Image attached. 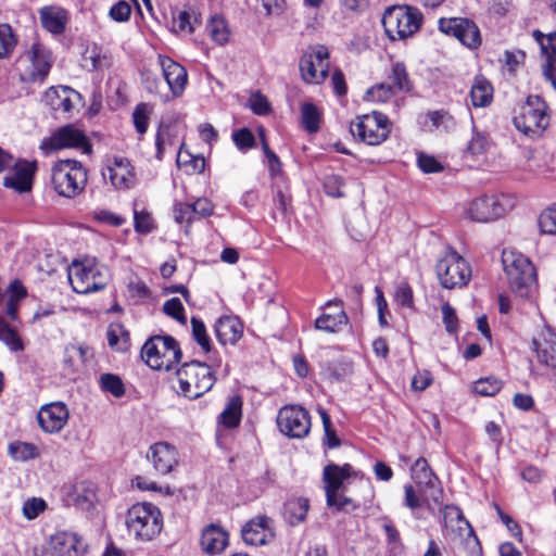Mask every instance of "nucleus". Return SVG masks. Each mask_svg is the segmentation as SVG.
<instances>
[{"label":"nucleus","mask_w":556,"mask_h":556,"mask_svg":"<svg viewBox=\"0 0 556 556\" xmlns=\"http://www.w3.org/2000/svg\"><path fill=\"white\" fill-rule=\"evenodd\" d=\"M249 108L256 115H266L270 112V104L267 98L260 92L251 94L249 98Z\"/></svg>","instance_id":"61"},{"label":"nucleus","mask_w":556,"mask_h":556,"mask_svg":"<svg viewBox=\"0 0 556 556\" xmlns=\"http://www.w3.org/2000/svg\"><path fill=\"white\" fill-rule=\"evenodd\" d=\"M418 167L427 174L439 173L443 169L441 163L431 155L420 153L417 159Z\"/></svg>","instance_id":"64"},{"label":"nucleus","mask_w":556,"mask_h":556,"mask_svg":"<svg viewBox=\"0 0 556 556\" xmlns=\"http://www.w3.org/2000/svg\"><path fill=\"white\" fill-rule=\"evenodd\" d=\"M91 356V351L88 346L83 344H68L64 352V363L74 371L79 370L88 357Z\"/></svg>","instance_id":"36"},{"label":"nucleus","mask_w":556,"mask_h":556,"mask_svg":"<svg viewBox=\"0 0 556 556\" xmlns=\"http://www.w3.org/2000/svg\"><path fill=\"white\" fill-rule=\"evenodd\" d=\"M53 64L51 51L39 42H35L21 54L16 61V70L23 83H43Z\"/></svg>","instance_id":"8"},{"label":"nucleus","mask_w":556,"mask_h":556,"mask_svg":"<svg viewBox=\"0 0 556 556\" xmlns=\"http://www.w3.org/2000/svg\"><path fill=\"white\" fill-rule=\"evenodd\" d=\"M320 118V111L315 104L308 102L302 104V125L308 132H316L319 129Z\"/></svg>","instance_id":"43"},{"label":"nucleus","mask_w":556,"mask_h":556,"mask_svg":"<svg viewBox=\"0 0 556 556\" xmlns=\"http://www.w3.org/2000/svg\"><path fill=\"white\" fill-rule=\"evenodd\" d=\"M538 361L556 368V330L545 326L532 340Z\"/></svg>","instance_id":"26"},{"label":"nucleus","mask_w":556,"mask_h":556,"mask_svg":"<svg viewBox=\"0 0 556 556\" xmlns=\"http://www.w3.org/2000/svg\"><path fill=\"white\" fill-rule=\"evenodd\" d=\"M101 388L110 392L115 397H121L125 394V388L122 379L113 374H103L100 377Z\"/></svg>","instance_id":"52"},{"label":"nucleus","mask_w":556,"mask_h":556,"mask_svg":"<svg viewBox=\"0 0 556 556\" xmlns=\"http://www.w3.org/2000/svg\"><path fill=\"white\" fill-rule=\"evenodd\" d=\"M125 525L129 535L136 541L150 542L163 529V516L152 503H136L126 513Z\"/></svg>","instance_id":"3"},{"label":"nucleus","mask_w":556,"mask_h":556,"mask_svg":"<svg viewBox=\"0 0 556 556\" xmlns=\"http://www.w3.org/2000/svg\"><path fill=\"white\" fill-rule=\"evenodd\" d=\"M228 532L218 525H208L201 534V548L210 555L220 554L228 546Z\"/></svg>","instance_id":"27"},{"label":"nucleus","mask_w":556,"mask_h":556,"mask_svg":"<svg viewBox=\"0 0 556 556\" xmlns=\"http://www.w3.org/2000/svg\"><path fill=\"white\" fill-rule=\"evenodd\" d=\"M533 38L539 43L545 60L556 58V33L545 35L540 30H534Z\"/></svg>","instance_id":"48"},{"label":"nucleus","mask_w":556,"mask_h":556,"mask_svg":"<svg viewBox=\"0 0 556 556\" xmlns=\"http://www.w3.org/2000/svg\"><path fill=\"white\" fill-rule=\"evenodd\" d=\"M193 210L191 204L178 202L173 207V217L177 224H187V227L193 220Z\"/></svg>","instance_id":"57"},{"label":"nucleus","mask_w":556,"mask_h":556,"mask_svg":"<svg viewBox=\"0 0 556 556\" xmlns=\"http://www.w3.org/2000/svg\"><path fill=\"white\" fill-rule=\"evenodd\" d=\"M437 276L445 289L462 288L471 278L468 262L455 251H448L437 264Z\"/></svg>","instance_id":"13"},{"label":"nucleus","mask_w":556,"mask_h":556,"mask_svg":"<svg viewBox=\"0 0 556 556\" xmlns=\"http://www.w3.org/2000/svg\"><path fill=\"white\" fill-rule=\"evenodd\" d=\"M152 112L153 106L150 103L141 102L135 106L132 112V122L136 131L139 135L142 136L147 132Z\"/></svg>","instance_id":"42"},{"label":"nucleus","mask_w":556,"mask_h":556,"mask_svg":"<svg viewBox=\"0 0 556 556\" xmlns=\"http://www.w3.org/2000/svg\"><path fill=\"white\" fill-rule=\"evenodd\" d=\"M439 29L455 37L469 49H476L481 45V35L478 26L471 20L464 17H442L439 20Z\"/></svg>","instance_id":"17"},{"label":"nucleus","mask_w":556,"mask_h":556,"mask_svg":"<svg viewBox=\"0 0 556 556\" xmlns=\"http://www.w3.org/2000/svg\"><path fill=\"white\" fill-rule=\"evenodd\" d=\"M8 451L10 456L18 462H26L39 455V451L36 445L21 441L12 442L9 445Z\"/></svg>","instance_id":"46"},{"label":"nucleus","mask_w":556,"mask_h":556,"mask_svg":"<svg viewBox=\"0 0 556 556\" xmlns=\"http://www.w3.org/2000/svg\"><path fill=\"white\" fill-rule=\"evenodd\" d=\"M502 389V382L496 378H483L475 382L473 391L483 396H493Z\"/></svg>","instance_id":"53"},{"label":"nucleus","mask_w":556,"mask_h":556,"mask_svg":"<svg viewBox=\"0 0 556 556\" xmlns=\"http://www.w3.org/2000/svg\"><path fill=\"white\" fill-rule=\"evenodd\" d=\"M412 478L424 493L426 500L434 504L442 503L443 491L439 485L437 476L425 458H418L412 466Z\"/></svg>","instance_id":"20"},{"label":"nucleus","mask_w":556,"mask_h":556,"mask_svg":"<svg viewBox=\"0 0 556 556\" xmlns=\"http://www.w3.org/2000/svg\"><path fill=\"white\" fill-rule=\"evenodd\" d=\"M127 291L135 302L142 301L150 296V289L148 286L136 276L129 278L127 282Z\"/></svg>","instance_id":"54"},{"label":"nucleus","mask_w":556,"mask_h":556,"mask_svg":"<svg viewBox=\"0 0 556 556\" xmlns=\"http://www.w3.org/2000/svg\"><path fill=\"white\" fill-rule=\"evenodd\" d=\"M48 508L47 502L41 497H28L22 505V515L27 520H34Z\"/></svg>","instance_id":"50"},{"label":"nucleus","mask_w":556,"mask_h":556,"mask_svg":"<svg viewBox=\"0 0 556 556\" xmlns=\"http://www.w3.org/2000/svg\"><path fill=\"white\" fill-rule=\"evenodd\" d=\"M444 531L443 534L451 541L458 539H472L477 541L473 529L464 517L459 507L447 505L443 511Z\"/></svg>","instance_id":"22"},{"label":"nucleus","mask_w":556,"mask_h":556,"mask_svg":"<svg viewBox=\"0 0 556 556\" xmlns=\"http://www.w3.org/2000/svg\"><path fill=\"white\" fill-rule=\"evenodd\" d=\"M502 264L511 291L520 298H532L536 291V274L531 261L515 250H504Z\"/></svg>","instance_id":"1"},{"label":"nucleus","mask_w":556,"mask_h":556,"mask_svg":"<svg viewBox=\"0 0 556 556\" xmlns=\"http://www.w3.org/2000/svg\"><path fill=\"white\" fill-rule=\"evenodd\" d=\"M27 291L26 288L22 285L21 281L14 280L10 283L8 288V300L5 303V314L12 319H17V311L20 306V302L26 298Z\"/></svg>","instance_id":"37"},{"label":"nucleus","mask_w":556,"mask_h":556,"mask_svg":"<svg viewBox=\"0 0 556 556\" xmlns=\"http://www.w3.org/2000/svg\"><path fill=\"white\" fill-rule=\"evenodd\" d=\"M39 18L46 30L59 35L65 30L67 13L59 7H43L39 10Z\"/></svg>","instance_id":"30"},{"label":"nucleus","mask_w":556,"mask_h":556,"mask_svg":"<svg viewBox=\"0 0 556 556\" xmlns=\"http://www.w3.org/2000/svg\"><path fill=\"white\" fill-rule=\"evenodd\" d=\"M232 140L240 151H247L254 147L255 139L252 131L241 128L232 134Z\"/></svg>","instance_id":"59"},{"label":"nucleus","mask_w":556,"mask_h":556,"mask_svg":"<svg viewBox=\"0 0 556 556\" xmlns=\"http://www.w3.org/2000/svg\"><path fill=\"white\" fill-rule=\"evenodd\" d=\"M84 59L86 62H90L94 71H103L111 65V55L109 52L96 43L87 48Z\"/></svg>","instance_id":"41"},{"label":"nucleus","mask_w":556,"mask_h":556,"mask_svg":"<svg viewBox=\"0 0 556 556\" xmlns=\"http://www.w3.org/2000/svg\"><path fill=\"white\" fill-rule=\"evenodd\" d=\"M17 45V37L9 24H0V60L9 58Z\"/></svg>","instance_id":"47"},{"label":"nucleus","mask_w":556,"mask_h":556,"mask_svg":"<svg viewBox=\"0 0 556 556\" xmlns=\"http://www.w3.org/2000/svg\"><path fill=\"white\" fill-rule=\"evenodd\" d=\"M471 103L475 108L488 106L493 99V88L483 77H477L470 90Z\"/></svg>","instance_id":"34"},{"label":"nucleus","mask_w":556,"mask_h":556,"mask_svg":"<svg viewBox=\"0 0 556 556\" xmlns=\"http://www.w3.org/2000/svg\"><path fill=\"white\" fill-rule=\"evenodd\" d=\"M49 545L53 556H83L87 547L80 536L68 531H56Z\"/></svg>","instance_id":"25"},{"label":"nucleus","mask_w":556,"mask_h":556,"mask_svg":"<svg viewBox=\"0 0 556 556\" xmlns=\"http://www.w3.org/2000/svg\"><path fill=\"white\" fill-rule=\"evenodd\" d=\"M104 179L118 190H128L136 186L137 174L131 162L122 156L109 159L102 172Z\"/></svg>","instance_id":"18"},{"label":"nucleus","mask_w":556,"mask_h":556,"mask_svg":"<svg viewBox=\"0 0 556 556\" xmlns=\"http://www.w3.org/2000/svg\"><path fill=\"white\" fill-rule=\"evenodd\" d=\"M191 333L193 340L201 346L203 352L207 353L211 351V339L201 319L197 317L191 318Z\"/></svg>","instance_id":"51"},{"label":"nucleus","mask_w":556,"mask_h":556,"mask_svg":"<svg viewBox=\"0 0 556 556\" xmlns=\"http://www.w3.org/2000/svg\"><path fill=\"white\" fill-rule=\"evenodd\" d=\"M352 136L368 146H378L387 140L391 131V124L387 115L371 112L358 116L351 123Z\"/></svg>","instance_id":"12"},{"label":"nucleus","mask_w":556,"mask_h":556,"mask_svg":"<svg viewBox=\"0 0 556 556\" xmlns=\"http://www.w3.org/2000/svg\"><path fill=\"white\" fill-rule=\"evenodd\" d=\"M277 425L285 435L302 439L309 433L312 422L305 408L300 405H286L278 412Z\"/></svg>","instance_id":"15"},{"label":"nucleus","mask_w":556,"mask_h":556,"mask_svg":"<svg viewBox=\"0 0 556 556\" xmlns=\"http://www.w3.org/2000/svg\"><path fill=\"white\" fill-rule=\"evenodd\" d=\"M242 417V399L239 395L231 396L224 410L218 416V421L226 428H236Z\"/></svg>","instance_id":"32"},{"label":"nucleus","mask_w":556,"mask_h":556,"mask_svg":"<svg viewBox=\"0 0 556 556\" xmlns=\"http://www.w3.org/2000/svg\"><path fill=\"white\" fill-rule=\"evenodd\" d=\"M68 281L76 293L88 294L105 288L109 269L96 260L73 261L67 270Z\"/></svg>","instance_id":"5"},{"label":"nucleus","mask_w":556,"mask_h":556,"mask_svg":"<svg viewBox=\"0 0 556 556\" xmlns=\"http://www.w3.org/2000/svg\"><path fill=\"white\" fill-rule=\"evenodd\" d=\"M200 24L197 13L192 10H179L173 15V27L182 34L191 35Z\"/></svg>","instance_id":"40"},{"label":"nucleus","mask_w":556,"mask_h":556,"mask_svg":"<svg viewBox=\"0 0 556 556\" xmlns=\"http://www.w3.org/2000/svg\"><path fill=\"white\" fill-rule=\"evenodd\" d=\"M135 229L140 233H148L153 228V222L150 213L146 211H134Z\"/></svg>","instance_id":"62"},{"label":"nucleus","mask_w":556,"mask_h":556,"mask_svg":"<svg viewBox=\"0 0 556 556\" xmlns=\"http://www.w3.org/2000/svg\"><path fill=\"white\" fill-rule=\"evenodd\" d=\"M355 476L356 471L350 464L339 466L331 463L324 467L323 481L328 507L342 511H352L357 507L352 498L344 495L348 481Z\"/></svg>","instance_id":"4"},{"label":"nucleus","mask_w":556,"mask_h":556,"mask_svg":"<svg viewBox=\"0 0 556 556\" xmlns=\"http://www.w3.org/2000/svg\"><path fill=\"white\" fill-rule=\"evenodd\" d=\"M159 63L173 98L180 97L188 81L187 70L173 59L164 55H159Z\"/></svg>","instance_id":"24"},{"label":"nucleus","mask_w":556,"mask_h":556,"mask_svg":"<svg viewBox=\"0 0 556 556\" xmlns=\"http://www.w3.org/2000/svg\"><path fill=\"white\" fill-rule=\"evenodd\" d=\"M394 299L395 302L401 306H413V289L406 281H401L396 285Z\"/></svg>","instance_id":"60"},{"label":"nucleus","mask_w":556,"mask_h":556,"mask_svg":"<svg viewBox=\"0 0 556 556\" xmlns=\"http://www.w3.org/2000/svg\"><path fill=\"white\" fill-rule=\"evenodd\" d=\"M490 146L489 138L480 132H476L468 143V151L472 155H482Z\"/></svg>","instance_id":"63"},{"label":"nucleus","mask_w":556,"mask_h":556,"mask_svg":"<svg viewBox=\"0 0 556 556\" xmlns=\"http://www.w3.org/2000/svg\"><path fill=\"white\" fill-rule=\"evenodd\" d=\"M87 181L88 172L76 160H59L51 167L50 186L62 198L74 199L85 190Z\"/></svg>","instance_id":"2"},{"label":"nucleus","mask_w":556,"mask_h":556,"mask_svg":"<svg viewBox=\"0 0 556 556\" xmlns=\"http://www.w3.org/2000/svg\"><path fill=\"white\" fill-rule=\"evenodd\" d=\"M329 70V51L324 46L308 48L300 60V72L308 84L323 83Z\"/></svg>","instance_id":"16"},{"label":"nucleus","mask_w":556,"mask_h":556,"mask_svg":"<svg viewBox=\"0 0 556 556\" xmlns=\"http://www.w3.org/2000/svg\"><path fill=\"white\" fill-rule=\"evenodd\" d=\"M177 130L174 126L165 123H161L155 137V157L163 160L165 152L168 148L176 144Z\"/></svg>","instance_id":"33"},{"label":"nucleus","mask_w":556,"mask_h":556,"mask_svg":"<svg viewBox=\"0 0 556 556\" xmlns=\"http://www.w3.org/2000/svg\"><path fill=\"white\" fill-rule=\"evenodd\" d=\"M514 201L507 195H481L469 202L465 217L477 223H488L511 210Z\"/></svg>","instance_id":"14"},{"label":"nucleus","mask_w":556,"mask_h":556,"mask_svg":"<svg viewBox=\"0 0 556 556\" xmlns=\"http://www.w3.org/2000/svg\"><path fill=\"white\" fill-rule=\"evenodd\" d=\"M70 419V409L64 402L55 401L42 405L37 413L40 429L49 434L61 432Z\"/></svg>","instance_id":"19"},{"label":"nucleus","mask_w":556,"mask_h":556,"mask_svg":"<svg viewBox=\"0 0 556 556\" xmlns=\"http://www.w3.org/2000/svg\"><path fill=\"white\" fill-rule=\"evenodd\" d=\"M399 92L392 88L389 81L377 84L367 90L366 97L368 101L377 103H387L396 97Z\"/></svg>","instance_id":"45"},{"label":"nucleus","mask_w":556,"mask_h":556,"mask_svg":"<svg viewBox=\"0 0 556 556\" xmlns=\"http://www.w3.org/2000/svg\"><path fill=\"white\" fill-rule=\"evenodd\" d=\"M353 372V364L351 361L346 358H341L336 362H332L328 365L326 368V374L329 378L340 381L349 376H351Z\"/></svg>","instance_id":"49"},{"label":"nucleus","mask_w":556,"mask_h":556,"mask_svg":"<svg viewBox=\"0 0 556 556\" xmlns=\"http://www.w3.org/2000/svg\"><path fill=\"white\" fill-rule=\"evenodd\" d=\"M176 375L179 386L178 393L190 400L204 395L216 382L212 368L199 361L185 363Z\"/></svg>","instance_id":"6"},{"label":"nucleus","mask_w":556,"mask_h":556,"mask_svg":"<svg viewBox=\"0 0 556 556\" xmlns=\"http://www.w3.org/2000/svg\"><path fill=\"white\" fill-rule=\"evenodd\" d=\"M309 508L307 498L296 497L289 500L283 507V515L286 520L291 525L295 526L304 521Z\"/></svg>","instance_id":"35"},{"label":"nucleus","mask_w":556,"mask_h":556,"mask_svg":"<svg viewBox=\"0 0 556 556\" xmlns=\"http://www.w3.org/2000/svg\"><path fill=\"white\" fill-rule=\"evenodd\" d=\"M45 155L64 149H75L83 154H90L92 146L86 134L74 125H65L45 137L39 146Z\"/></svg>","instance_id":"11"},{"label":"nucleus","mask_w":556,"mask_h":556,"mask_svg":"<svg viewBox=\"0 0 556 556\" xmlns=\"http://www.w3.org/2000/svg\"><path fill=\"white\" fill-rule=\"evenodd\" d=\"M421 12L409 5H394L386 10L382 25L391 40H405L413 37L421 27Z\"/></svg>","instance_id":"7"},{"label":"nucleus","mask_w":556,"mask_h":556,"mask_svg":"<svg viewBox=\"0 0 556 556\" xmlns=\"http://www.w3.org/2000/svg\"><path fill=\"white\" fill-rule=\"evenodd\" d=\"M539 226L542 232L556 235V204L541 213Z\"/></svg>","instance_id":"56"},{"label":"nucleus","mask_w":556,"mask_h":556,"mask_svg":"<svg viewBox=\"0 0 556 556\" xmlns=\"http://www.w3.org/2000/svg\"><path fill=\"white\" fill-rule=\"evenodd\" d=\"M77 96L68 87H51L45 92L43 100L53 111L68 113L74 106L72 98Z\"/></svg>","instance_id":"29"},{"label":"nucleus","mask_w":556,"mask_h":556,"mask_svg":"<svg viewBox=\"0 0 556 556\" xmlns=\"http://www.w3.org/2000/svg\"><path fill=\"white\" fill-rule=\"evenodd\" d=\"M163 311L177 321L186 324L185 308L178 298L167 300L163 305Z\"/></svg>","instance_id":"58"},{"label":"nucleus","mask_w":556,"mask_h":556,"mask_svg":"<svg viewBox=\"0 0 556 556\" xmlns=\"http://www.w3.org/2000/svg\"><path fill=\"white\" fill-rule=\"evenodd\" d=\"M344 180L339 175H328L324 179V190L325 193L332 198H343L345 195L342 190L344 187Z\"/></svg>","instance_id":"55"},{"label":"nucleus","mask_w":556,"mask_h":556,"mask_svg":"<svg viewBox=\"0 0 556 556\" xmlns=\"http://www.w3.org/2000/svg\"><path fill=\"white\" fill-rule=\"evenodd\" d=\"M516 128L529 137H539L549 124L547 105L539 96H529L514 117Z\"/></svg>","instance_id":"10"},{"label":"nucleus","mask_w":556,"mask_h":556,"mask_svg":"<svg viewBox=\"0 0 556 556\" xmlns=\"http://www.w3.org/2000/svg\"><path fill=\"white\" fill-rule=\"evenodd\" d=\"M147 458L152 464L154 470L162 476L173 472L179 464L177 448L164 441L152 444L148 451Z\"/></svg>","instance_id":"21"},{"label":"nucleus","mask_w":556,"mask_h":556,"mask_svg":"<svg viewBox=\"0 0 556 556\" xmlns=\"http://www.w3.org/2000/svg\"><path fill=\"white\" fill-rule=\"evenodd\" d=\"M207 31L212 40L225 45L229 40L230 30L222 16H213L207 24Z\"/></svg>","instance_id":"44"},{"label":"nucleus","mask_w":556,"mask_h":556,"mask_svg":"<svg viewBox=\"0 0 556 556\" xmlns=\"http://www.w3.org/2000/svg\"><path fill=\"white\" fill-rule=\"evenodd\" d=\"M388 81L397 92H409L413 89L406 66L402 62L393 63Z\"/></svg>","instance_id":"38"},{"label":"nucleus","mask_w":556,"mask_h":556,"mask_svg":"<svg viewBox=\"0 0 556 556\" xmlns=\"http://www.w3.org/2000/svg\"><path fill=\"white\" fill-rule=\"evenodd\" d=\"M215 334L222 344H235L242 336V325L236 317H222L215 324Z\"/></svg>","instance_id":"31"},{"label":"nucleus","mask_w":556,"mask_h":556,"mask_svg":"<svg viewBox=\"0 0 556 556\" xmlns=\"http://www.w3.org/2000/svg\"><path fill=\"white\" fill-rule=\"evenodd\" d=\"M141 357L155 370H170L181 358L177 341L167 336L149 339L141 349Z\"/></svg>","instance_id":"9"},{"label":"nucleus","mask_w":556,"mask_h":556,"mask_svg":"<svg viewBox=\"0 0 556 556\" xmlns=\"http://www.w3.org/2000/svg\"><path fill=\"white\" fill-rule=\"evenodd\" d=\"M273 521L267 516H256L249 520L241 530V536L245 544L261 546L267 544L274 538Z\"/></svg>","instance_id":"23"},{"label":"nucleus","mask_w":556,"mask_h":556,"mask_svg":"<svg viewBox=\"0 0 556 556\" xmlns=\"http://www.w3.org/2000/svg\"><path fill=\"white\" fill-rule=\"evenodd\" d=\"M35 169L36 164L33 162H17L14 172L4 177L3 185L20 193L27 192L31 189V179Z\"/></svg>","instance_id":"28"},{"label":"nucleus","mask_w":556,"mask_h":556,"mask_svg":"<svg viewBox=\"0 0 556 556\" xmlns=\"http://www.w3.org/2000/svg\"><path fill=\"white\" fill-rule=\"evenodd\" d=\"M348 316L340 309L334 314L325 313L315 320V328L325 332H337L346 325Z\"/></svg>","instance_id":"39"}]
</instances>
